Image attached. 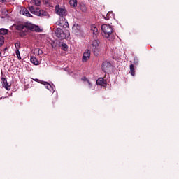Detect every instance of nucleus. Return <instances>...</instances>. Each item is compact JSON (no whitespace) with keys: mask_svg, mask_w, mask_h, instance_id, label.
Here are the masks:
<instances>
[{"mask_svg":"<svg viewBox=\"0 0 179 179\" xmlns=\"http://www.w3.org/2000/svg\"><path fill=\"white\" fill-rule=\"evenodd\" d=\"M34 53L37 54V55H41V54H43V50H41L40 49H35Z\"/></svg>","mask_w":179,"mask_h":179,"instance_id":"25","label":"nucleus"},{"mask_svg":"<svg viewBox=\"0 0 179 179\" xmlns=\"http://www.w3.org/2000/svg\"><path fill=\"white\" fill-rule=\"evenodd\" d=\"M3 87L6 88V90H10V85L8 84V80L5 78H1Z\"/></svg>","mask_w":179,"mask_h":179,"instance_id":"11","label":"nucleus"},{"mask_svg":"<svg viewBox=\"0 0 179 179\" xmlns=\"http://www.w3.org/2000/svg\"><path fill=\"white\" fill-rule=\"evenodd\" d=\"M55 31L56 37L62 40V38L64 37V31H62V29H61L60 28H57L55 29Z\"/></svg>","mask_w":179,"mask_h":179,"instance_id":"7","label":"nucleus"},{"mask_svg":"<svg viewBox=\"0 0 179 179\" xmlns=\"http://www.w3.org/2000/svg\"><path fill=\"white\" fill-rule=\"evenodd\" d=\"M6 0H0V2H6Z\"/></svg>","mask_w":179,"mask_h":179,"instance_id":"32","label":"nucleus"},{"mask_svg":"<svg viewBox=\"0 0 179 179\" xmlns=\"http://www.w3.org/2000/svg\"><path fill=\"white\" fill-rule=\"evenodd\" d=\"M25 29H27V30H31V31H41V29H40V27L34 25L30 22H26L24 25L21 24L17 27V30L24 31Z\"/></svg>","mask_w":179,"mask_h":179,"instance_id":"2","label":"nucleus"},{"mask_svg":"<svg viewBox=\"0 0 179 179\" xmlns=\"http://www.w3.org/2000/svg\"><path fill=\"white\" fill-rule=\"evenodd\" d=\"M1 55H2V53L0 52V57H1Z\"/></svg>","mask_w":179,"mask_h":179,"instance_id":"33","label":"nucleus"},{"mask_svg":"<svg viewBox=\"0 0 179 179\" xmlns=\"http://www.w3.org/2000/svg\"><path fill=\"white\" fill-rule=\"evenodd\" d=\"M35 82H40V80H38V79H35Z\"/></svg>","mask_w":179,"mask_h":179,"instance_id":"31","label":"nucleus"},{"mask_svg":"<svg viewBox=\"0 0 179 179\" xmlns=\"http://www.w3.org/2000/svg\"><path fill=\"white\" fill-rule=\"evenodd\" d=\"M101 30H102V36L106 38H110V37L113 36V33H114L113 27L107 24H103L101 25Z\"/></svg>","mask_w":179,"mask_h":179,"instance_id":"3","label":"nucleus"},{"mask_svg":"<svg viewBox=\"0 0 179 179\" xmlns=\"http://www.w3.org/2000/svg\"><path fill=\"white\" fill-rule=\"evenodd\" d=\"M21 13L24 15V16H27L28 17H31V14L29 12V10H27L26 8H23L21 11Z\"/></svg>","mask_w":179,"mask_h":179,"instance_id":"16","label":"nucleus"},{"mask_svg":"<svg viewBox=\"0 0 179 179\" xmlns=\"http://www.w3.org/2000/svg\"><path fill=\"white\" fill-rule=\"evenodd\" d=\"M111 68V63L108 62H104L102 64V70L103 72H107L108 71V69Z\"/></svg>","mask_w":179,"mask_h":179,"instance_id":"9","label":"nucleus"},{"mask_svg":"<svg viewBox=\"0 0 179 179\" xmlns=\"http://www.w3.org/2000/svg\"><path fill=\"white\" fill-rule=\"evenodd\" d=\"M103 17H104V19L106 20H110V19H111V17H114V13H113L112 11H109L106 15H103Z\"/></svg>","mask_w":179,"mask_h":179,"instance_id":"14","label":"nucleus"},{"mask_svg":"<svg viewBox=\"0 0 179 179\" xmlns=\"http://www.w3.org/2000/svg\"><path fill=\"white\" fill-rule=\"evenodd\" d=\"M6 48L4 49V50L6 51Z\"/></svg>","mask_w":179,"mask_h":179,"instance_id":"34","label":"nucleus"},{"mask_svg":"<svg viewBox=\"0 0 179 179\" xmlns=\"http://www.w3.org/2000/svg\"><path fill=\"white\" fill-rule=\"evenodd\" d=\"M62 48L64 51H66L68 50V45L65 43H62Z\"/></svg>","mask_w":179,"mask_h":179,"instance_id":"27","label":"nucleus"},{"mask_svg":"<svg viewBox=\"0 0 179 179\" xmlns=\"http://www.w3.org/2000/svg\"><path fill=\"white\" fill-rule=\"evenodd\" d=\"M134 64L135 65H138V58H134Z\"/></svg>","mask_w":179,"mask_h":179,"instance_id":"30","label":"nucleus"},{"mask_svg":"<svg viewBox=\"0 0 179 179\" xmlns=\"http://www.w3.org/2000/svg\"><path fill=\"white\" fill-rule=\"evenodd\" d=\"M33 1L36 6H40V4L41 3L40 0H33Z\"/></svg>","mask_w":179,"mask_h":179,"instance_id":"28","label":"nucleus"},{"mask_svg":"<svg viewBox=\"0 0 179 179\" xmlns=\"http://www.w3.org/2000/svg\"><path fill=\"white\" fill-rule=\"evenodd\" d=\"M81 80H83V82H87V83H88V86L90 89H92V90H94V87H93V85L92 84V83H90V81L86 77H82Z\"/></svg>","mask_w":179,"mask_h":179,"instance_id":"13","label":"nucleus"},{"mask_svg":"<svg viewBox=\"0 0 179 179\" xmlns=\"http://www.w3.org/2000/svg\"><path fill=\"white\" fill-rule=\"evenodd\" d=\"M100 41L96 39L92 41V52L97 57L100 54Z\"/></svg>","mask_w":179,"mask_h":179,"instance_id":"4","label":"nucleus"},{"mask_svg":"<svg viewBox=\"0 0 179 179\" xmlns=\"http://www.w3.org/2000/svg\"><path fill=\"white\" fill-rule=\"evenodd\" d=\"M30 61L32 64H34V65L39 64L38 60H37V58H36L34 57H31Z\"/></svg>","mask_w":179,"mask_h":179,"instance_id":"19","label":"nucleus"},{"mask_svg":"<svg viewBox=\"0 0 179 179\" xmlns=\"http://www.w3.org/2000/svg\"><path fill=\"white\" fill-rule=\"evenodd\" d=\"M29 10L31 13H33V15H36V16H38V15H40V8L38 7L36 8L34 6H31L29 7Z\"/></svg>","mask_w":179,"mask_h":179,"instance_id":"6","label":"nucleus"},{"mask_svg":"<svg viewBox=\"0 0 179 179\" xmlns=\"http://www.w3.org/2000/svg\"><path fill=\"white\" fill-rule=\"evenodd\" d=\"M0 34L5 35L8 34V29L5 28H1L0 29Z\"/></svg>","mask_w":179,"mask_h":179,"instance_id":"22","label":"nucleus"},{"mask_svg":"<svg viewBox=\"0 0 179 179\" xmlns=\"http://www.w3.org/2000/svg\"><path fill=\"white\" fill-rule=\"evenodd\" d=\"M96 85H99V86H106L107 85V83L103 78H100L96 80Z\"/></svg>","mask_w":179,"mask_h":179,"instance_id":"12","label":"nucleus"},{"mask_svg":"<svg viewBox=\"0 0 179 179\" xmlns=\"http://www.w3.org/2000/svg\"><path fill=\"white\" fill-rule=\"evenodd\" d=\"M130 73L132 76H135V67L134 64L130 65Z\"/></svg>","mask_w":179,"mask_h":179,"instance_id":"20","label":"nucleus"},{"mask_svg":"<svg viewBox=\"0 0 179 179\" xmlns=\"http://www.w3.org/2000/svg\"><path fill=\"white\" fill-rule=\"evenodd\" d=\"M69 3L73 8H76L78 6V0H70Z\"/></svg>","mask_w":179,"mask_h":179,"instance_id":"18","label":"nucleus"},{"mask_svg":"<svg viewBox=\"0 0 179 179\" xmlns=\"http://www.w3.org/2000/svg\"><path fill=\"white\" fill-rule=\"evenodd\" d=\"M15 51H19V50H20V43L17 42L15 44Z\"/></svg>","mask_w":179,"mask_h":179,"instance_id":"26","label":"nucleus"},{"mask_svg":"<svg viewBox=\"0 0 179 179\" xmlns=\"http://www.w3.org/2000/svg\"><path fill=\"white\" fill-rule=\"evenodd\" d=\"M91 31H92L93 34H96V33L99 31V29H97V27H96V26L92 25L91 26Z\"/></svg>","mask_w":179,"mask_h":179,"instance_id":"21","label":"nucleus"},{"mask_svg":"<svg viewBox=\"0 0 179 179\" xmlns=\"http://www.w3.org/2000/svg\"><path fill=\"white\" fill-rule=\"evenodd\" d=\"M15 53L18 59L19 60L22 59V57H20V52L19 50H15Z\"/></svg>","mask_w":179,"mask_h":179,"instance_id":"29","label":"nucleus"},{"mask_svg":"<svg viewBox=\"0 0 179 179\" xmlns=\"http://www.w3.org/2000/svg\"><path fill=\"white\" fill-rule=\"evenodd\" d=\"M90 58V50H86L83 55V62H86Z\"/></svg>","mask_w":179,"mask_h":179,"instance_id":"8","label":"nucleus"},{"mask_svg":"<svg viewBox=\"0 0 179 179\" xmlns=\"http://www.w3.org/2000/svg\"><path fill=\"white\" fill-rule=\"evenodd\" d=\"M72 31L74 34H76V36H79L80 33H82V29H80V25L78 24H74L72 27Z\"/></svg>","mask_w":179,"mask_h":179,"instance_id":"5","label":"nucleus"},{"mask_svg":"<svg viewBox=\"0 0 179 179\" xmlns=\"http://www.w3.org/2000/svg\"><path fill=\"white\" fill-rule=\"evenodd\" d=\"M69 36H71V33L69 30L65 29L64 31H63L62 40H64V38H69Z\"/></svg>","mask_w":179,"mask_h":179,"instance_id":"15","label":"nucleus"},{"mask_svg":"<svg viewBox=\"0 0 179 179\" xmlns=\"http://www.w3.org/2000/svg\"><path fill=\"white\" fill-rule=\"evenodd\" d=\"M41 83L42 85H44L45 87H46L48 90H49L52 93H54V92H55V90L53 88V87L51 85H50V83L44 81H43Z\"/></svg>","mask_w":179,"mask_h":179,"instance_id":"10","label":"nucleus"},{"mask_svg":"<svg viewBox=\"0 0 179 179\" xmlns=\"http://www.w3.org/2000/svg\"><path fill=\"white\" fill-rule=\"evenodd\" d=\"M5 43V38L2 36H0V47H2Z\"/></svg>","mask_w":179,"mask_h":179,"instance_id":"24","label":"nucleus"},{"mask_svg":"<svg viewBox=\"0 0 179 179\" xmlns=\"http://www.w3.org/2000/svg\"><path fill=\"white\" fill-rule=\"evenodd\" d=\"M80 9L82 10V12H86V10H87V8H86L85 4H80Z\"/></svg>","mask_w":179,"mask_h":179,"instance_id":"23","label":"nucleus"},{"mask_svg":"<svg viewBox=\"0 0 179 179\" xmlns=\"http://www.w3.org/2000/svg\"><path fill=\"white\" fill-rule=\"evenodd\" d=\"M55 12L57 15H59V16L61 17L59 19V26H61V27H64V29H66V27H69L68 20H66V19L64 17V16H66V15H68V13H66V10H65L62 7H60L59 5H56Z\"/></svg>","mask_w":179,"mask_h":179,"instance_id":"1","label":"nucleus"},{"mask_svg":"<svg viewBox=\"0 0 179 179\" xmlns=\"http://www.w3.org/2000/svg\"><path fill=\"white\" fill-rule=\"evenodd\" d=\"M38 16H45V17H50V14H48L47 11L40 10L39 15Z\"/></svg>","mask_w":179,"mask_h":179,"instance_id":"17","label":"nucleus"}]
</instances>
